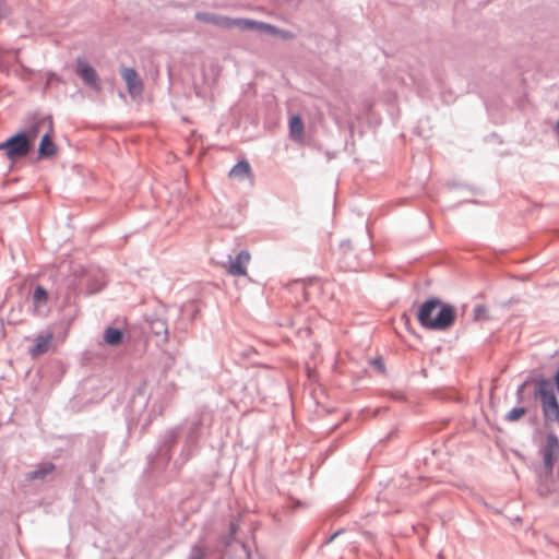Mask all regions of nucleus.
Returning <instances> with one entry per match:
<instances>
[{"instance_id":"1","label":"nucleus","mask_w":559,"mask_h":559,"mask_svg":"<svg viewBox=\"0 0 559 559\" xmlns=\"http://www.w3.org/2000/svg\"><path fill=\"white\" fill-rule=\"evenodd\" d=\"M419 323L429 330H447L455 320V310L451 305L437 298L426 300L418 309Z\"/></svg>"},{"instance_id":"2","label":"nucleus","mask_w":559,"mask_h":559,"mask_svg":"<svg viewBox=\"0 0 559 559\" xmlns=\"http://www.w3.org/2000/svg\"><path fill=\"white\" fill-rule=\"evenodd\" d=\"M31 150V142L25 133H19L11 136L5 142L0 143V151H5L9 159L21 158Z\"/></svg>"},{"instance_id":"3","label":"nucleus","mask_w":559,"mask_h":559,"mask_svg":"<svg viewBox=\"0 0 559 559\" xmlns=\"http://www.w3.org/2000/svg\"><path fill=\"white\" fill-rule=\"evenodd\" d=\"M197 19L202 22L217 25L218 27H222V28L238 27V28H242V29H251V28H253V25H257V22L252 21V20H246V19L233 20L227 16L214 15V14H209V13H198Z\"/></svg>"},{"instance_id":"4","label":"nucleus","mask_w":559,"mask_h":559,"mask_svg":"<svg viewBox=\"0 0 559 559\" xmlns=\"http://www.w3.org/2000/svg\"><path fill=\"white\" fill-rule=\"evenodd\" d=\"M539 452L543 457L546 474L550 476L556 462V456L559 452L558 437L554 433L547 435L544 442L540 444Z\"/></svg>"},{"instance_id":"5","label":"nucleus","mask_w":559,"mask_h":559,"mask_svg":"<svg viewBox=\"0 0 559 559\" xmlns=\"http://www.w3.org/2000/svg\"><path fill=\"white\" fill-rule=\"evenodd\" d=\"M34 316L47 314V306L49 301V294L45 287L37 285L31 296Z\"/></svg>"},{"instance_id":"6","label":"nucleus","mask_w":559,"mask_h":559,"mask_svg":"<svg viewBox=\"0 0 559 559\" xmlns=\"http://www.w3.org/2000/svg\"><path fill=\"white\" fill-rule=\"evenodd\" d=\"M251 255L248 251H240L235 258L230 259L226 270L233 276H246L247 266Z\"/></svg>"},{"instance_id":"7","label":"nucleus","mask_w":559,"mask_h":559,"mask_svg":"<svg viewBox=\"0 0 559 559\" xmlns=\"http://www.w3.org/2000/svg\"><path fill=\"white\" fill-rule=\"evenodd\" d=\"M76 73L92 88L95 91L100 90L99 79L96 71L85 60H76Z\"/></svg>"},{"instance_id":"8","label":"nucleus","mask_w":559,"mask_h":559,"mask_svg":"<svg viewBox=\"0 0 559 559\" xmlns=\"http://www.w3.org/2000/svg\"><path fill=\"white\" fill-rule=\"evenodd\" d=\"M121 75L131 96H139L143 92V84L136 71L132 68H122Z\"/></svg>"},{"instance_id":"9","label":"nucleus","mask_w":559,"mask_h":559,"mask_svg":"<svg viewBox=\"0 0 559 559\" xmlns=\"http://www.w3.org/2000/svg\"><path fill=\"white\" fill-rule=\"evenodd\" d=\"M46 123L47 131L43 135L38 147V154L40 157H50L57 153V145L52 141V122L51 120H48Z\"/></svg>"},{"instance_id":"10","label":"nucleus","mask_w":559,"mask_h":559,"mask_svg":"<svg viewBox=\"0 0 559 559\" xmlns=\"http://www.w3.org/2000/svg\"><path fill=\"white\" fill-rule=\"evenodd\" d=\"M53 334L51 332L36 336L34 346L29 349V355L37 358L47 353L52 344Z\"/></svg>"},{"instance_id":"11","label":"nucleus","mask_w":559,"mask_h":559,"mask_svg":"<svg viewBox=\"0 0 559 559\" xmlns=\"http://www.w3.org/2000/svg\"><path fill=\"white\" fill-rule=\"evenodd\" d=\"M540 401L545 416L550 419H559V403L555 393L546 394Z\"/></svg>"},{"instance_id":"12","label":"nucleus","mask_w":559,"mask_h":559,"mask_svg":"<svg viewBox=\"0 0 559 559\" xmlns=\"http://www.w3.org/2000/svg\"><path fill=\"white\" fill-rule=\"evenodd\" d=\"M289 136L297 143H302L305 138L304 122L298 115H294L289 118Z\"/></svg>"},{"instance_id":"13","label":"nucleus","mask_w":559,"mask_h":559,"mask_svg":"<svg viewBox=\"0 0 559 559\" xmlns=\"http://www.w3.org/2000/svg\"><path fill=\"white\" fill-rule=\"evenodd\" d=\"M229 178L234 180H243L251 177V166L247 160L237 163L228 174Z\"/></svg>"},{"instance_id":"14","label":"nucleus","mask_w":559,"mask_h":559,"mask_svg":"<svg viewBox=\"0 0 559 559\" xmlns=\"http://www.w3.org/2000/svg\"><path fill=\"white\" fill-rule=\"evenodd\" d=\"M55 468V465L52 463H43L39 464L35 471L28 473L26 475L27 480H35V479H44L48 474H50Z\"/></svg>"},{"instance_id":"15","label":"nucleus","mask_w":559,"mask_h":559,"mask_svg":"<svg viewBox=\"0 0 559 559\" xmlns=\"http://www.w3.org/2000/svg\"><path fill=\"white\" fill-rule=\"evenodd\" d=\"M122 332L118 329L107 328L104 332V341L110 346H117L122 342Z\"/></svg>"},{"instance_id":"16","label":"nucleus","mask_w":559,"mask_h":559,"mask_svg":"<svg viewBox=\"0 0 559 559\" xmlns=\"http://www.w3.org/2000/svg\"><path fill=\"white\" fill-rule=\"evenodd\" d=\"M253 28L266 31L272 34H277V35H281L283 38H292L293 37V35L289 32L278 31L276 27H274L270 24H266V23L257 22V25H253Z\"/></svg>"},{"instance_id":"17","label":"nucleus","mask_w":559,"mask_h":559,"mask_svg":"<svg viewBox=\"0 0 559 559\" xmlns=\"http://www.w3.org/2000/svg\"><path fill=\"white\" fill-rule=\"evenodd\" d=\"M554 393L552 386L548 380H539L536 382V396L539 399L545 397L546 394Z\"/></svg>"},{"instance_id":"18","label":"nucleus","mask_w":559,"mask_h":559,"mask_svg":"<svg viewBox=\"0 0 559 559\" xmlns=\"http://www.w3.org/2000/svg\"><path fill=\"white\" fill-rule=\"evenodd\" d=\"M525 413H526L525 408L516 407V408L511 409L508 413L507 418L511 421H515V420L520 419L521 417H523Z\"/></svg>"},{"instance_id":"19","label":"nucleus","mask_w":559,"mask_h":559,"mask_svg":"<svg viewBox=\"0 0 559 559\" xmlns=\"http://www.w3.org/2000/svg\"><path fill=\"white\" fill-rule=\"evenodd\" d=\"M206 551L203 546H194L190 559H205Z\"/></svg>"},{"instance_id":"20","label":"nucleus","mask_w":559,"mask_h":559,"mask_svg":"<svg viewBox=\"0 0 559 559\" xmlns=\"http://www.w3.org/2000/svg\"><path fill=\"white\" fill-rule=\"evenodd\" d=\"M474 318L475 320L487 319V309L483 305H478L474 309Z\"/></svg>"},{"instance_id":"21","label":"nucleus","mask_w":559,"mask_h":559,"mask_svg":"<svg viewBox=\"0 0 559 559\" xmlns=\"http://www.w3.org/2000/svg\"><path fill=\"white\" fill-rule=\"evenodd\" d=\"M372 364L377 366L380 370H383V364L380 359L373 360Z\"/></svg>"}]
</instances>
